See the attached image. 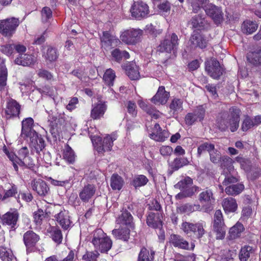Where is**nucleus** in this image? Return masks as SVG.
Segmentation results:
<instances>
[{
    "label": "nucleus",
    "mask_w": 261,
    "mask_h": 261,
    "mask_svg": "<svg viewBox=\"0 0 261 261\" xmlns=\"http://www.w3.org/2000/svg\"><path fill=\"white\" fill-rule=\"evenodd\" d=\"M34 120L32 118H28L22 122L21 136L29 138L30 145L39 153L45 147L44 141L41 136L32 128Z\"/></svg>",
    "instance_id": "1"
},
{
    "label": "nucleus",
    "mask_w": 261,
    "mask_h": 261,
    "mask_svg": "<svg viewBox=\"0 0 261 261\" xmlns=\"http://www.w3.org/2000/svg\"><path fill=\"white\" fill-rule=\"evenodd\" d=\"M241 111L235 107H232L228 113H224L218 118L217 126L221 131H225L229 128L231 132L236 131L239 126Z\"/></svg>",
    "instance_id": "2"
},
{
    "label": "nucleus",
    "mask_w": 261,
    "mask_h": 261,
    "mask_svg": "<svg viewBox=\"0 0 261 261\" xmlns=\"http://www.w3.org/2000/svg\"><path fill=\"white\" fill-rule=\"evenodd\" d=\"M92 243L95 249L101 253L107 252L111 248L112 245V240L100 229L94 232Z\"/></svg>",
    "instance_id": "3"
},
{
    "label": "nucleus",
    "mask_w": 261,
    "mask_h": 261,
    "mask_svg": "<svg viewBox=\"0 0 261 261\" xmlns=\"http://www.w3.org/2000/svg\"><path fill=\"white\" fill-rule=\"evenodd\" d=\"M117 138L116 134L107 135L102 141L99 137H94L91 139L95 149L99 153H103L107 151H110L113 145V142Z\"/></svg>",
    "instance_id": "4"
},
{
    "label": "nucleus",
    "mask_w": 261,
    "mask_h": 261,
    "mask_svg": "<svg viewBox=\"0 0 261 261\" xmlns=\"http://www.w3.org/2000/svg\"><path fill=\"white\" fill-rule=\"evenodd\" d=\"M232 160L229 157H225L222 164L223 168V175L225 176L222 182L223 186H228L229 184L237 182L238 178L234 176L236 171L234 170Z\"/></svg>",
    "instance_id": "5"
},
{
    "label": "nucleus",
    "mask_w": 261,
    "mask_h": 261,
    "mask_svg": "<svg viewBox=\"0 0 261 261\" xmlns=\"http://www.w3.org/2000/svg\"><path fill=\"white\" fill-rule=\"evenodd\" d=\"M181 227L185 233L188 234L192 232L198 239L201 238L206 232V223L202 220H200L196 223L185 222L182 223Z\"/></svg>",
    "instance_id": "6"
},
{
    "label": "nucleus",
    "mask_w": 261,
    "mask_h": 261,
    "mask_svg": "<svg viewBox=\"0 0 261 261\" xmlns=\"http://www.w3.org/2000/svg\"><path fill=\"white\" fill-rule=\"evenodd\" d=\"M19 24V20L14 17L0 20V33L5 37H11Z\"/></svg>",
    "instance_id": "7"
},
{
    "label": "nucleus",
    "mask_w": 261,
    "mask_h": 261,
    "mask_svg": "<svg viewBox=\"0 0 261 261\" xmlns=\"http://www.w3.org/2000/svg\"><path fill=\"white\" fill-rule=\"evenodd\" d=\"M143 34L142 30L130 28L121 32L120 40L126 44H135L138 42Z\"/></svg>",
    "instance_id": "8"
},
{
    "label": "nucleus",
    "mask_w": 261,
    "mask_h": 261,
    "mask_svg": "<svg viewBox=\"0 0 261 261\" xmlns=\"http://www.w3.org/2000/svg\"><path fill=\"white\" fill-rule=\"evenodd\" d=\"M213 230L216 233L217 239H222L225 235V226L222 213L220 210H216L213 221Z\"/></svg>",
    "instance_id": "9"
},
{
    "label": "nucleus",
    "mask_w": 261,
    "mask_h": 261,
    "mask_svg": "<svg viewBox=\"0 0 261 261\" xmlns=\"http://www.w3.org/2000/svg\"><path fill=\"white\" fill-rule=\"evenodd\" d=\"M178 41L177 36L175 33H173L170 40L165 39L159 46L158 50L161 53H171L172 51H174L177 49Z\"/></svg>",
    "instance_id": "10"
},
{
    "label": "nucleus",
    "mask_w": 261,
    "mask_h": 261,
    "mask_svg": "<svg viewBox=\"0 0 261 261\" xmlns=\"http://www.w3.org/2000/svg\"><path fill=\"white\" fill-rule=\"evenodd\" d=\"M205 70L213 79H218L222 74L223 69L220 63L215 59L205 62Z\"/></svg>",
    "instance_id": "11"
},
{
    "label": "nucleus",
    "mask_w": 261,
    "mask_h": 261,
    "mask_svg": "<svg viewBox=\"0 0 261 261\" xmlns=\"http://www.w3.org/2000/svg\"><path fill=\"white\" fill-rule=\"evenodd\" d=\"M130 12L132 16L136 19L145 17L148 14V6L142 2H135L132 6Z\"/></svg>",
    "instance_id": "12"
},
{
    "label": "nucleus",
    "mask_w": 261,
    "mask_h": 261,
    "mask_svg": "<svg viewBox=\"0 0 261 261\" xmlns=\"http://www.w3.org/2000/svg\"><path fill=\"white\" fill-rule=\"evenodd\" d=\"M170 242L175 247L184 250H193L195 248V244L193 243L189 244L184 238L177 234L171 235Z\"/></svg>",
    "instance_id": "13"
},
{
    "label": "nucleus",
    "mask_w": 261,
    "mask_h": 261,
    "mask_svg": "<svg viewBox=\"0 0 261 261\" xmlns=\"http://www.w3.org/2000/svg\"><path fill=\"white\" fill-rule=\"evenodd\" d=\"M206 14L212 18L216 24L220 23L223 19L222 10L211 4L207 5L204 8Z\"/></svg>",
    "instance_id": "14"
},
{
    "label": "nucleus",
    "mask_w": 261,
    "mask_h": 261,
    "mask_svg": "<svg viewBox=\"0 0 261 261\" xmlns=\"http://www.w3.org/2000/svg\"><path fill=\"white\" fill-rule=\"evenodd\" d=\"M199 200L205 212H208L212 210V203L214 201V198L211 190H206L201 192L199 194Z\"/></svg>",
    "instance_id": "15"
},
{
    "label": "nucleus",
    "mask_w": 261,
    "mask_h": 261,
    "mask_svg": "<svg viewBox=\"0 0 261 261\" xmlns=\"http://www.w3.org/2000/svg\"><path fill=\"white\" fill-rule=\"evenodd\" d=\"M205 110L202 107H199L193 113H188L185 117L187 124L191 125L196 121H201L204 117Z\"/></svg>",
    "instance_id": "16"
},
{
    "label": "nucleus",
    "mask_w": 261,
    "mask_h": 261,
    "mask_svg": "<svg viewBox=\"0 0 261 261\" xmlns=\"http://www.w3.org/2000/svg\"><path fill=\"white\" fill-rule=\"evenodd\" d=\"M39 239V236L32 230H29L25 232L23 234V240L27 251H32Z\"/></svg>",
    "instance_id": "17"
},
{
    "label": "nucleus",
    "mask_w": 261,
    "mask_h": 261,
    "mask_svg": "<svg viewBox=\"0 0 261 261\" xmlns=\"http://www.w3.org/2000/svg\"><path fill=\"white\" fill-rule=\"evenodd\" d=\"M55 218L63 229L67 230L71 227V221L68 211L65 210H61L59 213L55 215Z\"/></svg>",
    "instance_id": "18"
},
{
    "label": "nucleus",
    "mask_w": 261,
    "mask_h": 261,
    "mask_svg": "<svg viewBox=\"0 0 261 261\" xmlns=\"http://www.w3.org/2000/svg\"><path fill=\"white\" fill-rule=\"evenodd\" d=\"M101 45L105 48L116 46L120 44V40L116 36L111 35L108 32H104L101 37Z\"/></svg>",
    "instance_id": "19"
},
{
    "label": "nucleus",
    "mask_w": 261,
    "mask_h": 261,
    "mask_svg": "<svg viewBox=\"0 0 261 261\" xmlns=\"http://www.w3.org/2000/svg\"><path fill=\"white\" fill-rule=\"evenodd\" d=\"M96 188L93 185L88 184L85 186L79 193V197L84 202H88L94 196Z\"/></svg>",
    "instance_id": "20"
},
{
    "label": "nucleus",
    "mask_w": 261,
    "mask_h": 261,
    "mask_svg": "<svg viewBox=\"0 0 261 261\" xmlns=\"http://www.w3.org/2000/svg\"><path fill=\"white\" fill-rule=\"evenodd\" d=\"M169 96V93L165 90V87L160 86L156 94L151 98V101L155 105H164L167 102Z\"/></svg>",
    "instance_id": "21"
},
{
    "label": "nucleus",
    "mask_w": 261,
    "mask_h": 261,
    "mask_svg": "<svg viewBox=\"0 0 261 261\" xmlns=\"http://www.w3.org/2000/svg\"><path fill=\"white\" fill-rule=\"evenodd\" d=\"M20 106L19 103L14 99H10L7 102V108L5 110V114L7 118L17 116L20 112Z\"/></svg>",
    "instance_id": "22"
},
{
    "label": "nucleus",
    "mask_w": 261,
    "mask_h": 261,
    "mask_svg": "<svg viewBox=\"0 0 261 261\" xmlns=\"http://www.w3.org/2000/svg\"><path fill=\"white\" fill-rule=\"evenodd\" d=\"M192 184V179L189 177H187L178 182L175 186L185 193V196H190L194 193L193 188H191Z\"/></svg>",
    "instance_id": "23"
},
{
    "label": "nucleus",
    "mask_w": 261,
    "mask_h": 261,
    "mask_svg": "<svg viewBox=\"0 0 261 261\" xmlns=\"http://www.w3.org/2000/svg\"><path fill=\"white\" fill-rule=\"evenodd\" d=\"M162 215L159 212H150L146 219L147 225L152 228L160 227L162 226Z\"/></svg>",
    "instance_id": "24"
},
{
    "label": "nucleus",
    "mask_w": 261,
    "mask_h": 261,
    "mask_svg": "<svg viewBox=\"0 0 261 261\" xmlns=\"http://www.w3.org/2000/svg\"><path fill=\"white\" fill-rule=\"evenodd\" d=\"M33 190L36 191L39 195H45L49 190L46 182L41 179H34L31 182Z\"/></svg>",
    "instance_id": "25"
},
{
    "label": "nucleus",
    "mask_w": 261,
    "mask_h": 261,
    "mask_svg": "<svg viewBox=\"0 0 261 261\" xmlns=\"http://www.w3.org/2000/svg\"><path fill=\"white\" fill-rule=\"evenodd\" d=\"M14 61L16 64L29 66L34 64L36 62V58L32 55L20 54Z\"/></svg>",
    "instance_id": "26"
},
{
    "label": "nucleus",
    "mask_w": 261,
    "mask_h": 261,
    "mask_svg": "<svg viewBox=\"0 0 261 261\" xmlns=\"http://www.w3.org/2000/svg\"><path fill=\"white\" fill-rule=\"evenodd\" d=\"M222 205L226 214L234 213L238 208V204L236 200L231 197L224 199Z\"/></svg>",
    "instance_id": "27"
},
{
    "label": "nucleus",
    "mask_w": 261,
    "mask_h": 261,
    "mask_svg": "<svg viewBox=\"0 0 261 261\" xmlns=\"http://www.w3.org/2000/svg\"><path fill=\"white\" fill-rule=\"evenodd\" d=\"M107 109V106L104 102H99L94 105L91 110V116L94 119L100 118L103 116Z\"/></svg>",
    "instance_id": "28"
},
{
    "label": "nucleus",
    "mask_w": 261,
    "mask_h": 261,
    "mask_svg": "<svg viewBox=\"0 0 261 261\" xmlns=\"http://www.w3.org/2000/svg\"><path fill=\"white\" fill-rule=\"evenodd\" d=\"M18 218V213L16 211L12 212H7L3 215L2 217V221L4 224L11 225L12 227H14L16 224Z\"/></svg>",
    "instance_id": "29"
},
{
    "label": "nucleus",
    "mask_w": 261,
    "mask_h": 261,
    "mask_svg": "<svg viewBox=\"0 0 261 261\" xmlns=\"http://www.w3.org/2000/svg\"><path fill=\"white\" fill-rule=\"evenodd\" d=\"M190 41L194 47H199L203 48L206 45V40L198 32L194 33L191 37Z\"/></svg>",
    "instance_id": "30"
},
{
    "label": "nucleus",
    "mask_w": 261,
    "mask_h": 261,
    "mask_svg": "<svg viewBox=\"0 0 261 261\" xmlns=\"http://www.w3.org/2000/svg\"><path fill=\"white\" fill-rule=\"evenodd\" d=\"M116 222L117 224H120L122 226L125 225L126 226H129L131 227L133 222V217L127 211H123L117 218Z\"/></svg>",
    "instance_id": "31"
},
{
    "label": "nucleus",
    "mask_w": 261,
    "mask_h": 261,
    "mask_svg": "<svg viewBox=\"0 0 261 261\" xmlns=\"http://www.w3.org/2000/svg\"><path fill=\"white\" fill-rule=\"evenodd\" d=\"M42 52L43 56L49 62L55 61L58 56L56 49L50 46H44Z\"/></svg>",
    "instance_id": "32"
},
{
    "label": "nucleus",
    "mask_w": 261,
    "mask_h": 261,
    "mask_svg": "<svg viewBox=\"0 0 261 261\" xmlns=\"http://www.w3.org/2000/svg\"><path fill=\"white\" fill-rule=\"evenodd\" d=\"M258 28V24L255 21L246 20L242 24V31L246 34H251L254 33Z\"/></svg>",
    "instance_id": "33"
},
{
    "label": "nucleus",
    "mask_w": 261,
    "mask_h": 261,
    "mask_svg": "<svg viewBox=\"0 0 261 261\" xmlns=\"http://www.w3.org/2000/svg\"><path fill=\"white\" fill-rule=\"evenodd\" d=\"M244 230V227L243 224L238 222L230 228L229 237L232 240L239 238Z\"/></svg>",
    "instance_id": "34"
},
{
    "label": "nucleus",
    "mask_w": 261,
    "mask_h": 261,
    "mask_svg": "<svg viewBox=\"0 0 261 261\" xmlns=\"http://www.w3.org/2000/svg\"><path fill=\"white\" fill-rule=\"evenodd\" d=\"M124 184L122 177L117 174L112 175L111 178L110 185L113 190H120Z\"/></svg>",
    "instance_id": "35"
},
{
    "label": "nucleus",
    "mask_w": 261,
    "mask_h": 261,
    "mask_svg": "<svg viewBox=\"0 0 261 261\" xmlns=\"http://www.w3.org/2000/svg\"><path fill=\"white\" fill-rule=\"evenodd\" d=\"M129 229L126 227L115 229L112 231L113 236L118 239L127 241L129 238Z\"/></svg>",
    "instance_id": "36"
},
{
    "label": "nucleus",
    "mask_w": 261,
    "mask_h": 261,
    "mask_svg": "<svg viewBox=\"0 0 261 261\" xmlns=\"http://www.w3.org/2000/svg\"><path fill=\"white\" fill-rule=\"evenodd\" d=\"M154 252L151 250H148L145 248H142L139 254L138 261H153L154 259Z\"/></svg>",
    "instance_id": "37"
},
{
    "label": "nucleus",
    "mask_w": 261,
    "mask_h": 261,
    "mask_svg": "<svg viewBox=\"0 0 261 261\" xmlns=\"http://www.w3.org/2000/svg\"><path fill=\"white\" fill-rule=\"evenodd\" d=\"M126 74L132 80H139L140 78L139 67L135 63L130 64L126 69Z\"/></svg>",
    "instance_id": "38"
},
{
    "label": "nucleus",
    "mask_w": 261,
    "mask_h": 261,
    "mask_svg": "<svg viewBox=\"0 0 261 261\" xmlns=\"http://www.w3.org/2000/svg\"><path fill=\"white\" fill-rule=\"evenodd\" d=\"M111 56L114 60L119 62L123 58L128 59L129 54L125 50H121L118 48H115L111 51Z\"/></svg>",
    "instance_id": "39"
},
{
    "label": "nucleus",
    "mask_w": 261,
    "mask_h": 261,
    "mask_svg": "<svg viewBox=\"0 0 261 261\" xmlns=\"http://www.w3.org/2000/svg\"><path fill=\"white\" fill-rule=\"evenodd\" d=\"M0 258L3 261H12L14 256L11 249L1 246H0Z\"/></svg>",
    "instance_id": "40"
},
{
    "label": "nucleus",
    "mask_w": 261,
    "mask_h": 261,
    "mask_svg": "<svg viewBox=\"0 0 261 261\" xmlns=\"http://www.w3.org/2000/svg\"><path fill=\"white\" fill-rule=\"evenodd\" d=\"M200 209L201 206L199 204H194L193 205L190 204H185L177 207V212L181 214H189L196 211H199Z\"/></svg>",
    "instance_id": "41"
},
{
    "label": "nucleus",
    "mask_w": 261,
    "mask_h": 261,
    "mask_svg": "<svg viewBox=\"0 0 261 261\" xmlns=\"http://www.w3.org/2000/svg\"><path fill=\"white\" fill-rule=\"evenodd\" d=\"M247 58V60L253 65L261 64V49L256 51L249 53Z\"/></svg>",
    "instance_id": "42"
},
{
    "label": "nucleus",
    "mask_w": 261,
    "mask_h": 261,
    "mask_svg": "<svg viewBox=\"0 0 261 261\" xmlns=\"http://www.w3.org/2000/svg\"><path fill=\"white\" fill-rule=\"evenodd\" d=\"M50 212H47V209L44 211L42 209H39L37 212L34 213V222L37 225L42 224L43 220L46 217L49 216Z\"/></svg>",
    "instance_id": "43"
},
{
    "label": "nucleus",
    "mask_w": 261,
    "mask_h": 261,
    "mask_svg": "<svg viewBox=\"0 0 261 261\" xmlns=\"http://www.w3.org/2000/svg\"><path fill=\"white\" fill-rule=\"evenodd\" d=\"M149 136L152 139L156 141L164 142L168 138H169L170 134L168 131L166 130H161L158 133L152 132L149 134Z\"/></svg>",
    "instance_id": "44"
},
{
    "label": "nucleus",
    "mask_w": 261,
    "mask_h": 261,
    "mask_svg": "<svg viewBox=\"0 0 261 261\" xmlns=\"http://www.w3.org/2000/svg\"><path fill=\"white\" fill-rule=\"evenodd\" d=\"M182 99L177 98H173L169 106L170 111L173 114L181 112L182 110Z\"/></svg>",
    "instance_id": "45"
},
{
    "label": "nucleus",
    "mask_w": 261,
    "mask_h": 261,
    "mask_svg": "<svg viewBox=\"0 0 261 261\" xmlns=\"http://www.w3.org/2000/svg\"><path fill=\"white\" fill-rule=\"evenodd\" d=\"M115 77V72L113 70L110 68L106 70L103 76V80L106 85L112 86L113 85Z\"/></svg>",
    "instance_id": "46"
},
{
    "label": "nucleus",
    "mask_w": 261,
    "mask_h": 261,
    "mask_svg": "<svg viewBox=\"0 0 261 261\" xmlns=\"http://www.w3.org/2000/svg\"><path fill=\"white\" fill-rule=\"evenodd\" d=\"M244 189L243 184H238L227 186L225 188V192L228 195H235L240 194Z\"/></svg>",
    "instance_id": "47"
},
{
    "label": "nucleus",
    "mask_w": 261,
    "mask_h": 261,
    "mask_svg": "<svg viewBox=\"0 0 261 261\" xmlns=\"http://www.w3.org/2000/svg\"><path fill=\"white\" fill-rule=\"evenodd\" d=\"M50 233L52 239L57 244H60L62 241L63 236L61 230L57 227H52L48 229Z\"/></svg>",
    "instance_id": "48"
},
{
    "label": "nucleus",
    "mask_w": 261,
    "mask_h": 261,
    "mask_svg": "<svg viewBox=\"0 0 261 261\" xmlns=\"http://www.w3.org/2000/svg\"><path fill=\"white\" fill-rule=\"evenodd\" d=\"M253 252V250L251 246H245L242 247L239 253V258L240 260L246 261Z\"/></svg>",
    "instance_id": "49"
},
{
    "label": "nucleus",
    "mask_w": 261,
    "mask_h": 261,
    "mask_svg": "<svg viewBox=\"0 0 261 261\" xmlns=\"http://www.w3.org/2000/svg\"><path fill=\"white\" fill-rule=\"evenodd\" d=\"M148 181V178L144 175H138L135 176L132 184L136 188L145 186Z\"/></svg>",
    "instance_id": "50"
},
{
    "label": "nucleus",
    "mask_w": 261,
    "mask_h": 261,
    "mask_svg": "<svg viewBox=\"0 0 261 261\" xmlns=\"http://www.w3.org/2000/svg\"><path fill=\"white\" fill-rule=\"evenodd\" d=\"M189 164V161L187 158H177L174 160L171 166L173 169L177 170Z\"/></svg>",
    "instance_id": "51"
},
{
    "label": "nucleus",
    "mask_w": 261,
    "mask_h": 261,
    "mask_svg": "<svg viewBox=\"0 0 261 261\" xmlns=\"http://www.w3.org/2000/svg\"><path fill=\"white\" fill-rule=\"evenodd\" d=\"M7 70L4 64L0 65V89L6 85Z\"/></svg>",
    "instance_id": "52"
},
{
    "label": "nucleus",
    "mask_w": 261,
    "mask_h": 261,
    "mask_svg": "<svg viewBox=\"0 0 261 261\" xmlns=\"http://www.w3.org/2000/svg\"><path fill=\"white\" fill-rule=\"evenodd\" d=\"M214 148L215 147L213 144L205 142L199 146L197 149V154L198 156H200L204 151H207L210 153Z\"/></svg>",
    "instance_id": "53"
},
{
    "label": "nucleus",
    "mask_w": 261,
    "mask_h": 261,
    "mask_svg": "<svg viewBox=\"0 0 261 261\" xmlns=\"http://www.w3.org/2000/svg\"><path fill=\"white\" fill-rule=\"evenodd\" d=\"M3 151L6 153V154L7 155L8 158L13 162V167L15 170V171H17L18 169V166H17V158L15 155V154L12 152H9L6 146H4L3 147Z\"/></svg>",
    "instance_id": "54"
},
{
    "label": "nucleus",
    "mask_w": 261,
    "mask_h": 261,
    "mask_svg": "<svg viewBox=\"0 0 261 261\" xmlns=\"http://www.w3.org/2000/svg\"><path fill=\"white\" fill-rule=\"evenodd\" d=\"M63 157L65 160H66L70 163H71L74 161V153L73 151L70 147L67 146L65 148L64 152Z\"/></svg>",
    "instance_id": "55"
},
{
    "label": "nucleus",
    "mask_w": 261,
    "mask_h": 261,
    "mask_svg": "<svg viewBox=\"0 0 261 261\" xmlns=\"http://www.w3.org/2000/svg\"><path fill=\"white\" fill-rule=\"evenodd\" d=\"M99 255L97 250L95 251H87L83 256V259L85 261H97Z\"/></svg>",
    "instance_id": "56"
},
{
    "label": "nucleus",
    "mask_w": 261,
    "mask_h": 261,
    "mask_svg": "<svg viewBox=\"0 0 261 261\" xmlns=\"http://www.w3.org/2000/svg\"><path fill=\"white\" fill-rule=\"evenodd\" d=\"M17 164L21 166H26L29 168H32L34 166V163L33 159L29 156V155L26 156L22 160L20 159L19 162H17Z\"/></svg>",
    "instance_id": "57"
},
{
    "label": "nucleus",
    "mask_w": 261,
    "mask_h": 261,
    "mask_svg": "<svg viewBox=\"0 0 261 261\" xmlns=\"http://www.w3.org/2000/svg\"><path fill=\"white\" fill-rule=\"evenodd\" d=\"M42 19L44 22L47 21L52 17V11L47 7H44L41 11Z\"/></svg>",
    "instance_id": "58"
},
{
    "label": "nucleus",
    "mask_w": 261,
    "mask_h": 261,
    "mask_svg": "<svg viewBox=\"0 0 261 261\" xmlns=\"http://www.w3.org/2000/svg\"><path fill=\"white\" fill-rule=\"evenodd\" d=\"M173 152L172 148L169 146L163 145L160 148V152L164 158L170 156Z\"/></svg>",
    "instance_id": "59"
},
{
    "label": "nucleus",
    "mask_w": 261,
    "mask_h": 261,
    "mask_svg": "<svg viewBox=\"0 0 261 261\" xmlns=\"http://www.w3.org/2000/svg\"><path fill=\"white\" fill-rule=\"evenodd\" d=\"M253 126V120L250 117L247 116L245 118L242 123V129L243 131H247Z\"/></svg>",
    "instance_id": "60"
},
{
    "label": "nucleus",
    "mask_w": 261,
    "mask_h": 261,
    "mask_svg": "<svg viewBox=\"0 0 261 261\" xmlns=\"http://www.w3.org/2000/svg\"><path fill=\"white\" fill-rule=\"evenodd\" d=\"M14 49V44H7L2 46V51L7 56H10L12 54Z\"/></svg>",
    "instance_id": "61"
},
{
    "label": "nucleus",
    "mask_w": 261,
    "mask_h": 261,
    "mask_svg": "<svg viewBox=\"0 0 261 261\" xmlns=\"http://www.w3.org/2000/svg\"><path fill=\"white\" fill-rule=\"evenodd\" d=\"M205 0H193L191 2V6L193 8V11L194 13H197L201 9L202 5Z\"/></svg>",
    "instance_id": "62"
},
{
    "label": "nucleus",
    "mask_w": 261,
    "mask_h": 261,
    "mask_svg": "<svg viewBox=\"0 0 261 261\" xmlns=\"http://www.w3.org/2000/svg\"><path fill=\"white\" fill-rule=\"evenodd\" d=\"M191 21L194 28H198L203 26V19L201 16L198 15L193 17Z\"/></svg>",
    "instance_id": "63"
},
{
    "label": "nucleus",
    "mask_w": 261,
    "mask_h": 261,
    "mask_svg": "<svg viewBox=\"0 0 261 261\" xmlns=\"http://www.w3.org/2000/svg\"><path fill=\"white\" fill-rule=\"evenodd\" d=\"M211 161L214 163H218L221 158L220 153L217 150H215V148L212 150L210 153Z\"/></svg>",
    "instance_id": "64"
}]
</instances>
